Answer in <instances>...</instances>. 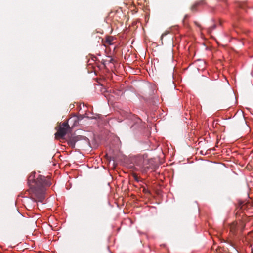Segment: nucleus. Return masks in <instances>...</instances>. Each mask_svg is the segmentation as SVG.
Returning a JSON list of instances; mask_svg holds the SVG:
<instances>
[{"mask_svg": "<svg viewBox=\"0 0 253 253\" xmlns=\"http://www.w3.org/2000/svg\"><path fill=\"white\" fill-rule=\"evenodd\" d=\"M36 173L32 172L28 178V184L30 193L38 199V201L42 202L44 199L46 187L51 185V182L44 176L39 175L36 177Z\"/></svg>", "mask_w": 253, "mask_h": 253, "instance_id": "obj_1", "label": "nucleus"}, {"mask_svg": "<svg viewBox=\"0 0 253 253\" xmlns=\"http://www.w3.org/2000/svg\"><path fill=\"white\" fill-rule=\"evenodd\" d=\"M69 128V126L68 122L63 123L58 131L55 133V136H59L61 138L63 137L67 134Z\"/></svg>", "mask_w": 253, "mask_h": 253, "instance_id": "obj_2", "label": "nucleus"}, {"mask_svg": "<svg viewBox=\"0 0 253 253\" xmlns=\"http://www.w3.org/2000/svg\"><path fill=\"white\" fill-rule=\"evenodd\" d=\"M78 140L77 137H74L70 138L69 140L68 143L72 147H74L75 146L76 142Z\"/></svg>", "mask_w": 253, "mask_h": 253, "instance_id": "obj_3", "label": "nucleus"}, {"mask_svg": "<svg viewBox=\"0 0 253 253\" xmlns=\"http://www.w3.org/2000/svg\"><path fill=\"white\" fill-rule=\"evenodd\" d=\"M112 41H113V38L112 37H108L106 39V42L108 43L109 44H112Z\"/></svg>", "mask_w": 253, "mask_h": 253, "instance_id": "obj_4", "label": "nucleus"}, {"mask_svg": "<svg viewBox=\"0 0 253 253\" xmlns=\"http://www.w3.org/2000/svg\"><path fill=\"white\" fill-rule=\"evenodd\" d=\"M202 2H198L197 3H196L195 4H194L192 7V10H194V9H195L196 7L200 4Z\"/></svg>", "mask_w": 253, "mask_h": 253, "instance_id": "obj_5", "label": "nucleus"}, {"mask_svg": "<svg viewBox=\"0 0 253 253\" xmlns=\"http://www.w3.org/2000/svg\"><path fill=\"white\" fill-rule=\"evenodd\" d=\"M133 177L136 181H139L138 177L135 174L133 175Z\"/></svg>", "mask_w": 253, "mask_h": 253, "instance_id": "obj_6", "label": "nucleus"}, {"mask_svg": "<svg viewBox=\"0 0 253 253\" xmlns=\"http://www.w3.org/2000/svg\"><path fill=\"white\" fill-rule=\"evenodd\" d=\"M195 24H196L197 26H198V27H200V25H199V24L197 22H195Z\"/></svg>", "mask_w": 253, "mask_h": 253, "instance_id": "obj_7", "label": "nucleus"}, {"mask_svg": "<svg viewBox=\"0 0 253 253\" xmlns=\"http://www.w3.org/2000/svg\"><path fill=\"white\" fill-rule=\"evenodd\" d=\"M215 28V25H214V26H213V28L214 29V28Z\"/></svg>", "mask_w": 253, "mask_h": 253, "instance_id": "obj_8", "label": "nucleus"}]
</instances>
